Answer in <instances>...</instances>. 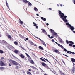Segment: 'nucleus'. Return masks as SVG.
<instances>
[{"label":"nucleus","instance_id":"f257e3e1","mask_svg":"<svg viewBox=\"0 0 75 75\" xmlns=\"http://www.w3.org/2000/svg\"><path fill=\"white\" fill-rule=\"evenodd\" d=\"M59 14L60 15V16L64 22L67 23L68 21V20L67 19V16H65L64 14L61 12V11H59Z\"/></svg>","mask_w":75,"mask_h":75},{"label":"nucleus","instance_id":"f03ea898","mask_svg":"<svg viewBox=\"0 0 75 75\" xmlns=\"http://www.w3.org/2000/svg\"><path fill=\"white\" fill-rule=\"evenodd\" d=\"M36 38H37V39H38V40H40V41H41V42L42 43V44L43 45H44L45 46V47H46L47 45L46 44H45V42H44L43 41H42V40L40 38H39L36 37H35Z\"/></svg>","mask_w":75,"mask_h":75},{"label":"nucleus","instance_id":"7ed1b4c3","mask_svg":"<svg viewBox=\"0 0 75 75\" xmlns=\"http://www.w3.org/2000/svg\"><path fill=\"white\" fill-rule=\"evenodd\" d=\"M12 63L13 64L15 65H19V66H21V65H20V64L16 62V61H14V60L13 61Z\"/></svg>","mask_w":75,"mask_h":75},{"label":"nucleus","instance_id":"20e7f679","mask_svg":"<svg viewBox=\"0 0 75 75\" xmlns=\"http://www.w3.org/2000/svg\"><path fill=\"white\" fill-rule=\"evenodd\" d=\"M41 64L42 65V66H43L44 67H45L46 68H47L48 67V66L46 64H45V63L44 62H42V63H41Z\"/></svg>","mask_w":75,"mask_h":75},{"label":"nucleus","instance_id":"39448f33","mask_svg":"<svg viewBox=\"0 0 75 75\" xmlns=\"http://www.w3.org/2000/svg\"><path fill=\"white\" fill-rule=\"evenodd\" d=\"M69 27H70L69 28L71 30V31H73V30L75 29L74 28L73 26H72L71 25H70Z\"/></svg>","mask_w":75,"mask_h":75},{"label":"nucleus","instance_id":"423d86ee","mask_svg":"<svg viewBox=\"0 0 75 75\" xmlns=\"http://www.w3.org/2000/svg\"><path fill=\"white\" fill-rule=\"evenodd\" d=\"M52 36H54H54H56V37H57V35H57V33H56L55 32H54L52 34Z\"/></svg>","mask_w":75,"mask_h":75},{"label":"nucleus","instance_id":"0eeeda50","mask_svg":"<svg viewBox=\"0 0 75 75\" xmlns=\"http://www.w3.org/2000/svg\"><path fill=\"white\" fill-rule=\"evenodd\" d=\"M41 30L42 32L44 33V34H47V32H46V31H45V30H44V29H41Z\"/></svg>","mask_w":75,"mask_h":75},{"label":"nucleus","instance_id":"6e6552de","mask_svg":"<svg viewBox=\"0 0 75 75\" xmlns=\"http://www.w3.org/2000/svg\"><path fill=\"white\" fill-rule=\"evenodd\" d=\"M53 51L54 52H56V53H57V54H59L60 53L59 51L57 49L55 50L54 51Z\"/></svg>","mask_w":75,"mask_h":75},{"label":"nucleus","instance_id":"1a4fd4ad","mask_svg":"<svg viewBox=\"0 0 75 75\" xmlns=\"http://www.w3.org/2000/svg\"><path fill=\"white\" fill-rule=\"evenodd\" d=\"M4 63L3 62L1 61L0 62V65L1 66H4Z\"/></svg>","mask_w":75,"mask_h":75},{"label":"nucleus","instance_id":"9d476101","mask_svg":"<svg viewBox=\"0 0 75 75\" xmlns=\"http://www.w3.org/2000/svg\"><path fill=\"white\" fill-rule=\"evenodd\" d=\"M57 45H58V46L60 47H61V48H62V49H64V47H63V46H62V45H60V44H58Z\"/></svg>","mask_w":75,"mask_h":75},{"label":"nucleus","instance_id":"9b49d317","mask_svg":"<svg viewBox=\"0 0 75 75\" xmlns=\"http://www.w3.org/2000/svg\"><path fill=\"white\" fill-rule=\"evenodd\" d=\"M23 1L25 3H28V1L27 0H23Z\"/></svg>","mask_w":75,"mask_h":75},{"label":"nucleus","instance_id":"f8f14e48","mask_svg":"<svg viewBox=\"0 0 75 75\" xmlns=\"http://www.w3.org/2000/svg\"><path fill=\"white\" fill-rule=\"evenodd\" d=\"M14 52L15 54H18V50H15L14 51Z\"/></svg>","mask_w":75,"mask_h":75},{"label":"nucleus","instance_id":"ddd939ff","mask_svg":"<svg viewBox=\"0 0 75 75\" xmlns=\"http://www.w3.org/2000/svg\"><path fill=\"white\" fill-rule=\"evenodd\" d=\"M71 61L73 62H75V59L73 58H71Z\"/></svg>","mask_w":75,"mask_h":75},{"label":"nucleus","instance_id":"4468645a","mask_svg":"<svg viewBox=\"0 0 75 75\" xmlns=\"http://www.w3.org/2000/svg\"><path fill=\"white\" fill-rule=\"evenodd\" d=\"M30 62L32 64H34V62L33 60H31L30 61Z\"/></svg>","mask_w":75,"mask_h":75},{"label":"nucleus","instance_id":"2eb2a0df","mask_svg":"<svg viewBox=\"0 0 75 75\" xmlns=\"http://www.w3.org/2000/svg\"><path fill=\"white\" fill-rule=\"evenodd\" d=\"M39 48L40 50H44V48L41 46H39Z\"/></svg>","mask_w":75,"mask_h":75},{"label":"nucleus","instance_id":"dca6fc26","mask_svg":"<svg viewBox=\"0 0 75 75\" xmlns=\"http://www.w3.org/2000/svg\"><path fill=\"white\" fill-rule=\"evenodd\" d=\"M6 5L7 7H8V8H9V6H8V3H7V0H6Z\"/></svg>","mask_w":75,"mask_h":75},{"label":"nucleus","instance_id":"f3484780","mask_svg":"<svg viewBox=\"0 0 75 75\" xmlns=\"http://www.w3.org/2000/svg\"><path fill=\"white\" fill-rule=\"evenodd\" d=\"M34 10L35 11H38V10L37 8L35 7L34 8Z\"/></svg>","mask_w":75,"mask_h":75},{"label":"nucleus","instance_id":"a211bd4d","mask_svg":"<svg viewBox=\"0 0 75 75\" xmlns=\"http://www.w3.org/2000/svg\"><path fill=\"white\" fill-rule=\"evenodd\" d=\"M4 69V67L1 66L0 67V69H1V70H3Z\"/></svg>","mask_w":75,"mask_h":75},{"label":"nucleus","instance_id":"6ab92c4d","mask_svg":"<svg viewBox=\"0 0 75 75\" xmlns=\"http://www.w3.org/2000/svg\"><path fill=\"white\" fill-rule=\"evenodd\" d=\"M72 54L73 55H75V53L74 52L70 51L69 54Z\"/></svg>","mask_w":75,"mask_h":75},{"label":"nucleus","instance_id":"aec40b11","mask_svg":"<svg viewBox=\"0 0 75 75\" xmlns=\"http://www.w3.org/2000/svg\"><path fill=\"white\" fill-rule=\"evenodd\" d=\"M20 57L22 58H24V55L23 54H21L20 55Z\"/></svg>","mask_w":75,"mask_h":75},{"label":"nucleus","instance_id":"412c9836","mask_svg":"<svg viewBox=\"0 0 75 75\" xmlns=\"http://www.w3.org/2000/svg\"><path fill=\"white\" fill-rule=\"evenodd\" d=\"M29 43H30L31 45H34V43H33V42L31 41H30Z\"/></svg>","mask_w":75,"mask_h":75},{"label":"nucleus","instance_id":"4be33fe9","mask_svg":"<svg viewBox=\"0 0 75 75\" xmlns=\"http://www.w3.org/2000/svg\"><path fill=\"white\" fill-rule=\"evenodd\" d=\"M40 59L41 61H44V62H47L44 59H43L42 58H40Z\"/></svg>","mask_w":75,"mask_h":75},{"label":"nucleus","instance_id":"5701e85b","mask_svg":"<svg viewBox=\"0 0 75 75\" xmlns=\"http://www.w3.org/2000/svg\"><path fill=\"white\" fill-rule=\"evenodd\" d=\"M50 31H51V33L52 34V33H54V32H55V31H54V30H53L52 29H50Z\"/></svg>","mask_w":75,"mask_h":75},{"label":"nucleus","instance_id":"b1692460","mask_svg":"<svg viewBox=\"0 0 75 75\" xmlns=\"http://www.w3.org/2000/svg\"><path fill=\"white\" fill-rule=\"evenodd\" d=\"M26 54L27 56L28 57V58H30V59H31V57H30V56H29V55H28V54L26 53Z\"/></svg>","mask_w":75,"mask_h":75},{"label":"nucleus","instance_id":"393cba45","mask_svg":"<svg viewBox=\"0 0 75 75\" xmlns=\"http://www.w3.org/2000/svg\"><path fill=\"white\" fill-rule=\"evenodd\" d=\"M19 22L21 24H23V22L22 21H19Z\"/></svg>","mask_w":75,"mask_h":75},{"label":"nucleus","instance_id":"a878e982","mask_svg":"<svg viewBox=\"0 0 75 75\" xmlns=\"http://www.w3.org/2000/svg\"><path fill=\"white\" fill-rule=\"evenodd\" d=\"M66 25H68V26H67V27H69L70 25H71L69 24V23H66Z\"/></svg>","mask_w":75,"mask_h":75},{"label":"nucleus","instance_id":"bb28decb","mask_svg":"<svg viewBox=\"0 0 75 75\" xmlns=\"http://www.w3.org/2000/svg\"><path fill=\"white\" fill-rule=\"evenodd\" d=\"M27 74H29V75H31V73L29 71H27Z\"/></svg>","mask_w":75,"mask_h":75},{"label":"nucleus","instance_id":"cd10ccee","mask_svg":"<svg viewBox=\"0 0 75 75\" xmlns=\"http://www.w3.org/2000/svg\"><path fill=\"white\" fill-rule=\"evenodd\" d=\"M28 5L29 6H31V5H32V4L31 3L29 2V3H28Z\"/></svg>","mask_w":75,"mask_h":75},{"label":"nucleus","instance_id":"c85d7f7f","mask_svg":"<svg viewBox=\"0 0 75 75\" xmlns=\"http://www.w3.org/2000/svg\"><path fill=\"white\" fill-rule=\"evenodd\" d=\"M8 37L9 38H10V39H11V38H12V37H11V36L10 35H8Z\"/></svg>","mask_w":75,"mask_h":75},{"label":"nucleus","instance_id":"c756f323","mask_svg":"<svg viewBox=\"0 0 75 75\" xmlns=\"http://www.w3.org/2000/svg\"><path fill=\"white\" fill-rule=\"evenodd\" d=\"M14 44L15 45H18V43L17 42V41L14 42Z\"/></svg>","mask_w":75,"mask_h":75},{"label":"nucleus","instance_id":"7c9ffc66","mask_svg":"<svg viewBox=\"0 0 75 75\" xmlns=\"http://www.w3.org/2000/svg\"><path fill=\"white\" fill-rule=\"evenodd\" d=\"M0 53L1 54H3V53H4V52H3V51L2 50H0Z\"/></svg>","mask_w":75,"mask_h":75},{"label":"nucleus","instance_id":"2f4dec72","mask_svg":"<svg viewBox=\"0 0 75 75\" xmlns=\"http://www.w3.org/2000/svg\"><path fill=\"white\" fill-rule=\"evenodd\" d=\"M69 43H70V44H74V42H72V41H69Z\"/></svg>","mask_w":75,"mask_h":75},{"label":"nucleus","instance_id":"473e14b6","mask_svg":"<svg viewBox=\"0 0 75 75\" xmlns=\"http://www.w3.org/2000/svg\"><path fill=\"white\" fill-rule=\"evenodd\" d=\"M33 24H34V26L36 27V26L37 25V24L36 23H35L34 22H33Z\"/></svg>","mask_w":75,"mask_h":75},{"label":"nucleus","instance_id":"72a5a7b5","mask_svg":"<svg viewBox=\"0 0 75 75\" xmlns=\"http://www.w3.org/2000/svg\"><path fill=\"white\" fill-rule=\"evenodd\" d=\"M72 71L73 72V73H74V72H75V69H73L72 70Z\"/></svg>","mask_w":75,"mask_h":75},{"label":"nucleus","instance_id":"f704fd0d","mask_svg":"<svg viewBox=\"0 0 75 75\" xmlns=\"http://www.w3.org/2000/svg\"><path fill=\"white\" fill-rule=\"evenodd\" d=\"M44 59H45V60H46V61H47V62H48L50 63V62L47 59H45V58H44Z\"/></svg>","mask_w":75,"mask_h":75},{"label":"nucleus","instance_id":"c9c22d12","mask_svg":"<svg viewBox=\"0 0 75 75\" xmlns=\"http://www.w3.org/2000/svg\"><path fill=\"white\" fill-rule=\"evenodd\" d=\"M2 42L3 43H4L5 44L6 43V41H4V40H3L2 41Z\"/></svg>","mask_w":75,"mask_h":75},{"label":"nucleus","instance_id":"e433bc0d","mask_svg":"<svg viewBox=\"0 0 75 75\" xmlns=\"http://www.w3.org/2000/svg\"><path fill=\"white\" fill-rule=\"evenodd\" d=\"M30 67H31V68H33V69H34L35 68V67L33 66H30Z\"/></svg>","mask_w":75,"mask_h":75},{"label":"nucleus","instance_id":"4c0bfd02","mask_svg":"<svg viewBox=\"0 0 75 75\" xmlns=\"http://www.w3.org/2000/svg\"><path fill=\"white\" fill-rule=\"evenodd\" d=\"M6 35L7 37H8V35H8V33H6Z\"/></svg>","mask_w":75,"mask_h":75},{"label":"nucleus","instance_id":"58836bf2","mask_svg":"<svg viewBox=\"0 0 75 75\" xmlns=\"http://www.w3.org/2000/svg\"><path fill=\"white\" fill-rule=\"evenodd\" d=\"M50 39H51V38H54V36H52L51 37H50Z\"/></svg>","mask_w":75,"mask_h":75},{"label":"nucleus","instance_id":"ea45409f","mask_svg":"<svg viewBox=\"0 0 75 75\" xmlns=\"http://www.w3.org/2000/svg\"><path fill=\"white\" fill-rule=\"evenodd\" d=\"M67 54H69V53L70 52V51H67Z\"/></svg>","mask_w":75,"mask_h":75},{"label":"nucleus","instance_id":"a19ab883","mask_svg":"<svg viewBox=\"0 0 75 75\" xmlns=\"http://www.w3.org/2000/svg\"><path fill=\"white\" fill-rule=\"evenodd\" d=\"M66 43H67V44H69V41L67 40H66Z\"/></svg>","mask_w":75,"mask_h":75},{"label":"nucleus","instance_id":"79ce46f5","mask_svg":"<svg viewBox=\"0 0 75 75\" xmlns=\"http://www.w3.org/2000/svg\"><path fill=\"white\" fill-rule=\"evenodd\" d=\"M69 46H70V47H72V45L71 44H69Z\"/></svg>","mask_w":75,"mask_h":75},{"label":"nucleus","instance_id":"37998d69","mask_svg":"<svg viewBox=\"0 0 75 75\" xmlns=\"http://www.w3.org/2000/svg\"><path fill=\"white\" fill-rule=\"evenodd\" d=\"M20 48H22V49H23V50H24V47H23L21 46H20Z\"/></svg>","mask_w":75,"mask_h":75},{"label":"nucleus","instance_id":"c03bdc74","mask_svg":"<svg viewBox=\"0 0 75 75\" xmlns=\"http://www.w3.org/2000/svg\"><path fill=\"white\" fill-rule=\"evenodd\" d=\"M43 21H46V18H45L43 19Z\"/></svg>","mask_w":75,"mask_h":75},{"label":"nucleus","instance_id":"a18cd8bd","mask_svg":"<svg viewBox=\"0 0 75 75\" xmlns=\"http://www.w3.org/2000/svg\"><path fill=\"white\" fill-rule=\"evenodd\" d=\"M64 51H65L66 52V51H67V50L66 49L64 48Z\"/></svg>","mask_w":75,"mask_h":75},{"label":"nucleus","instance_id":"49530a36","mask_svg":"<svg viewBox=\"0 0 75 75\" xmlns=\"http://www.w3.org/2000/svg\"><path fill=\"white\" fill-rule=\"evenodd\" d=\"M62 54L63 55H64L65 56H66V57H68V56H67V55H65V54Z\"/></svg>","mask_w":75,"mask_h":75},{"label":"nucleus","instance_id":"de8ad7c7","mask_svg":"<svg viewBox=\"0 0 75 75\" xmlns=\"http://www.w3.org/2000/svg\"><path fill=\"white\" fill-rule=\"evenodd\" d=\"M59 41H60V42H62V40H59Z\"/></svg>","mask_w":75,"mask_h":75},{"label":"nucleus","instance_id":"09e8293b","mask_svg":"<svg viewBox=\"0 0 75 75\" xmlns=\"http://www.w3.org/2000/svg\"><path fill=\"white\" fill-rule=\"evenodd\" d=\"M72 47L73 48H75V45H73Z\"/></svg>","mask_w":75,"mask_h":75},{"label":"nucleus","instance_id":"8fccbe9b","mask_svg":"<svg viewBox=\"0 0 75 75\" xmlns=\"http://www.w3.org/2000/svg\"><path fill=\"white\" fill-rule=\"evenodd\" d=\"M54 39H52V42H54Z\"/></svg>","mask_w":75,"mask_h":75},{"label":"nucleus","instance_id":"3c124183","mask_svg":"<svg viewBox=\"0 0 75 75\" xmlns=\"http://www.w3.org/2000/svg\"><path fill=\"white\" fill-rule=\"evenodd\" d=\"M16 69H18V68H19L18 67V66H17L16 67Z\"/></svg>","mask_w":75,"mask_h":75},{"label":"nucleus","instance_id":"603ef678","mask_svg":"<svg viewBox=\"0 0 75 75\" xmlns=\"http://www.w3.org/2000/svg\"><path fill=\"white\" fill-rule=\"evenodd\" d=\"M28 71H29V72H31V70L30 69H28Z\"/></svg>","mask_w":75,"mask_h":75},{"label":"nucleus","instance_id":"864d4df0","mask_svg":"<svg viewBox=\"0 0 75 75\" xmlns=\"http://www.w3.org/2000/svg\"><path fill=\"white\" fill-rule=\"evenodd\" d=\"M41 19L42 20H43V19H44V17H41Z\"/></svg>","mask_w":75,"mask_h":75},{"label":"nucleus","instance_id":"5fc2aeb1","mask_svg":"<svg viewBox=\"0 0 75 75\" xmlns=\"http://www.w3.org/2000/svg\"><path fill=\"white\" fill-rule=\"evenodd\" d=\"M48 37H49V38H50V35H48Z\"/></svg>","mask_w":75,"mask_h":75},{"label":"nucleus","instance_id":"6e6d98bb","mask_svg":"<svg viewBox=\"0 0 75 75\" xmlns=\"http://www.w3.org/2000/svg\"><path fill=\"white\" fill-rule=\"evenodd\" d=\"M32 54L34 55V56H35V57H36V56H35V54H33V53H32Z\"/></svg>","mask_w":75,"mask_h":75},{"label":"nucleus","instance_id":"4d7b16f0","mask_svg":"<svg viewBox=\"0 0 75 75\" xmlns=\"http://www.w3.org/2000/svg\"><path fill=\"white\" fill-rule=\"evenodd\" d=\"M74 1H73V2L74 3V4H75V0H73Z\"/></svg>","mask_w":75,"mask_h":75},{"label":"nucleus","instance_id":"13d9d810","mask_svg":"<svg viewBox=\"0 0 75 75\" xmlns=\"http://www.w3.org/2000/svg\"><path fill=\"white\" fill-rule=\"evenodd\" d=\"M26 40H27V41H28V38H26Z\"/></svg>","mask_w":75,"mask_h":75},{"label":"nucleus","instance_id":"bf43d9fd","mask_svg":"<svg viewBox=\"0 0 75 75\" xmlns=\"http://www.w3.org/2000/svg\"><path fill=\"white\" fill-rule=\"evenodd\" d=\"M36 27L37 28H38V26L37 25H36Z\"/></svg>","mask_w":75,"mask_h":75},{"label":"nucleus","instance_id":"052dcab7","mask_svg":"<svg viewBox=\"0 0 75 75\" xmlns=\"http://www.w3.org/2000/svg\"><path fill=\"white\" fill-rule=\"evenodd\" d=\"M46 25H47V26H48V25H49V24L48 23H47Z\"/></svg>","mask_w":75,"mask_h":75},{"label":"nucleus","instance_id":"680f3d73","mask_svg":"<svg viewBox=\"0 0 75 75\" xmlns=\"http://www.w3.org/2000/svg\"><path fill=\"white\" fill-rule=\"evenodd\" d=\"M2 36V35H1V34L0 33V37H1Z\"/></svg>","mask_w":75,"mask_h":75},{"label":"nucleus","instance_id":"e2e57ef3","mask_svg":"<svg viewBox=\"0 0 75 75\" xmlns=\"http://www.w3.org/2000/svg\"><path fill=\"white\" fill-rule=\"evenodd\" d=\"M55 42V43L56 44H58V43H57V42Z\"/></svg>","mask_w":75,"mask_h":75},{"label":"nucleus","instance_id":"0e129e2a","mask_svg":"<svg viewBox=\"0 0 75 75\" xmlns=\"http://www.w3.org/2000/svg\"><path fill=\"white\" fill-rule=\"evenodd\" d=\"M60 6L61 7H62V4H60Z\"/></svg>","mask_w":75,"mask_h":75},{"label":"nucleus","instance_id":"69168bd1","mask_svg":"<svg viewBox=\"0 0 75 75\" xmlns=\"http://www.w3.org/2000/svg\"><path fill=\"white\" fill-rule=\"evenodd\" d=\"M62 62H63V63H64V64H65V62H64V61H62Z\"/></svg>","mask_w":75,"mask_h":75},{"label":"nucleus","instance_id":"338daca9","mask_svg":"<svg viewBox=\"0 0 75 75\" xmlns=\"http://www.w3.org/2000/svg\"><path fill=\"white\" fill-rule=\"evenodd\" d=\"M49 10H52V9L51 8H49Z\"/></svg>","mask_w":75,"mask_h":75},{"label":"nucleus","instance_id":"774afa93","mask_svg":"<svg viewBox=\"0 0 75 75\" xmlns=\"http://www.w3.org/2000/svg\"><path fill=\"white\" fill-rule=\"evenodd\" d=\"M36 15L37 16H39V15H38V14H37Z\"/></svg>","mask_w":75,"mask_h":75}]
</instances>
